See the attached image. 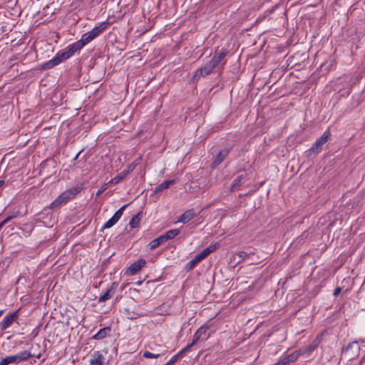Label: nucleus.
Instances as JSON below:
<instances>
[{
    "instance_id": "24",
    "label": "nucleus",
    "mask_w": 365,
    "mask_h": 365,
    "mask_svg": "<svg viewBox=\"0 0 365 365\" xmlns=\"http://www.w3.org/2000/svg\"><path fill=\"white\" fill-rule=\"evenodd\" d=\"M188 351L184 347L181 351H180L177 354L174 355L165 365H173L174 364L178 359L181 357L185 353Z\"/></svg>"
},
{
    "instance_id": "6",
    "label": "nucleus",
    "mask_w": 365,
    "mask_h": 365,
    "mask_svg": "<svg viewBox=\"0 0 365 365\" xmlns=\"http://www.w3.org/2000/svg\"><path fill=\"white\" fill-rule=\"evenodd\" d=\"M64 54L65 53L63 51L58 52L54 58H53L51 60L46 62L42 66V68L43 69H50V68L54 67L55 66H57L61 62L68 59L66 56H63Z\"/></svg>"
},
{
    "instance_id": "29",
    "label": "nucleus",
    "mask_w": 365,
    "mask_h": 365,
    "mask_svg": "<svg viewBox=\"0 0 365 365\" xmlns=\"http://www.w3.org/2000/svg\"><path fill=\"white\" fill-rule=\"evenodd\" d=\"M17 215H11V216H9L8 217H6L4 220H3L1 223H0V230L2 228V227L6 224L9 221H10L11 219H13L14 217H16Z\"/></svg>"
},
{
    "instance_id": "13",
    "label": "nucleus",
    "mask_w": 365,
    "mask_h": 365,
    "mask_svg": "<svg viewBox=\"0 0 365 365\" xmlns=\"http://www.w3.org/2000/svg\"><path fill=\"white\" fill-rule=\"evenodd\" d=\"M118 284L115 282H113L111 286L106 290V292L101 295L99 299V302H104L108 299H110L112 296L115 294L116 289H117Z\"/></svg>"
},
{
    "instance_id": "11",
    "label": "nucleus",
    "mask_w": 365,
    "mask_h": 365,
    "mask_svg": "<svg viewBox=\"0 0 365 365\" xmlns=\"http://www.w3.org/2000/svg\"><path fill=\"white\" fill-rule=\"evenodd\" d=\"M146 264V261L143 259H140L133 264L128 268L126 273L128 275L135 274L143 267Z\"/></svg>"
},
{
    "instance_id": "25",
    "label": "nucleus",
    "mask_w": 365,
    "mask_h": 365,
    "mask_svg": "<svg viewBox=\"0 0 365 365\" xmlns=\"http://www.w3.org/2000/svg\"><path fill=\"white\" fill-rule=\"evenodd\" d=\"M174 183V180H166L163 182V183L160 184L158 186H157L155 189V192H161L167 188H168L171 185Z\"/></svg>"
},
{
    "instance_id": "23",
    "label": "nucleus",
    "mask_w": 365,
    "mask_h": 365,
    "mask_svg": "<svg viewBox=\"0 0 365 365\" xmlns=\"http://www.w3.org/2000/svg\"><path fill=\"white\" fill-rule=\"evenodd\" d=\"M180 230L178 229H173L168 230L165 234L162 235L163 238L165 239V241L167 242L169 240L173 239L175 237H176L178 235H179Z\"/></svg>"
},
{
    "instance_id": "5",
    "label": "nucleus",
    "mask_w": 365,
    "mask_h": 365,
    "mask_svg": "<svg viewBox=\"0 0 365 365\" xmlns=\"http://www.w3.org/2000/svg\"><path fill=\"white\" fill-rule=\"evenodd\" d=\"M217 67L211 61H210L207 63H206L202 68L197 69L194 76L193 78L195 80H198L201 77L206 76L211 73L213 69Z\"/></svg>"
},
{
    "instance_id": "16",
    "label": "nucleus",
    "mask_w": 365,
    "mask_h": 365,
    "mask_svg": "<svg viewBox=\"0 0 365 365\" xmlns=\"http://www.w3.org/2000/svg\"><path fill=\"white\" fill-rule=\"evenodd\" d=\"M103 356L99 352H94L90 359V365H103Z\"/></svg>"
},
{
    "instance_id": "8",
    "label": "nucleus",
    "mask_w": 365,
    "mask_h": 365,
    "mask_svg": "<svg viewBox=\"0 0 365 365\" xmlns=\"http://www.w3.org/2000/svg\"><path fill=\"white\" fill-rule=\"evenodd\" d=\"M331 136L329 130H326L324 133L312 145V150L315 153H319L322 146L328 141Z\"/></svg>"
},
{
    "instance_id": "27",
    "label": "nucleus",
    "mask_w": 365,
    "mask_h": 365,
    "mask_svg": "<svg viewBox=\"0 0 365 365\" xmlns=\"http://www.w3.org/2000/svg\"><path fill=\"white\" fill-rule=\"evenodd\" d=\"M94 37L90 34V32L84 34L81 38L80 39V41L81 43H83V46L86 45L88 43L91 41Z\"/></svg>"
},
{
    "instance_id": "12",
    "label": "nucleus",
    "mask_w": 365,
    "mask_h": 365,
    "mask_svg": "<svg viewBox=\"0 0 365 365\" xmlns=\"http://www.w3.org/2000/svg\"><path fill=\"white\" fill-rule=\"evenodd\" d=\"M83 47V43H81L79 40V41H76V43L70 45L67 48V50L63 51L65 53L63 56H66V57L68 58H69L71 56H72L75 53V52L80 50Z\"/></svg>"
},
{
    "instance_id": "26",
    "label": "nucleus",
    "mask_w": 365,
    "mask_h": 365,
    "mask_svg": "<svg viewBox=\"0 0 365 365\" xmlns=\"http://www.w3.org/2000/svg\"><path fill=\"white\" fill-rule=\"evenodd\" d=\"M140 215L137 214L130 219V220L129 222V225L130 226L131 228H135V227H138V225L140 224Z\"/></svg>"
},
{
    "instance_id": "10",
    "label": "nucleus",
    "mask_w": 365,
    "mask_h": 365,
    "mask_svg": "<svg viewBox=\"0 0 365 365\" xmlns=\"http://www.w3.org/2000/svg\"><path fill=\"white\" fill-rule=\"evenodd\" d=\"M19 317V312H14V313L6 315L3 320L1 321L0 324V327L1 330H5L8 327H9L13 322L18 318Z\"/></svg>"
},
{
    "instance_id": "3",
    "label": "nucleus",
    "mask_w": 365,
    "mask_h": 365,
    "mask_svg": "<svg viewBox=\"0 0 365 365\" xmlns=\"http://www.w3.org/2000/svg\"><path fill=\"white\" fill-rule=\"evenodd\" d=\"M218 244L211 245L207 248L204 249L202 252L196 255L194 258L190 260L186 265L187 269H192L198 262L205 258L208 255L215 251L217 247Z\"/></svg>"
},
{
    "instance_id": "36",
    "label": "nucleus",
    "mask_w": 365,
    "mask_h": 365,
    "mask_svg": "<svg viewBox=\"0 0 365 365\" xmlns=\"http://www.w3.org/2000/svg\"><path fill=\"white\" fill-rule=\"evenodd\" d=\"M4 311L3 310H0V317L2 315Z\"/></svg>"
},
{
    "instance_id": "34",
    "label": "nucleus",
    "mask_w": 365,
    "mask_h": 365,
    "mask_svg": "<svg viewBox=\"0 0 365 365\" xmlns=\"http://www.w3.org/2000/svg\"><path fill=\"white\" fill-rule=\"evenodd\" d=\"M133 165H129V167H128V170H130V171H132V170H133Z\"/></svg>"
},
{
    "instance_id": "22",
    "label": "nucleus",
    "mask_w": 365,
    "mask_h": 365,
    "mask_svg": "<svg viewBox=\"0 0 365 365\" xmlns=\"http://www.w3.org/2000/svg\"><path fill=\"white\" fill-rule=\"evenodd\" d=\"M226 53H227V52L225 51H222L216 53L210 61L212 62V63H214L216 66H217V65L225 58Z\"/></svg>"
},
{
    "instance_id": "17",
    "label": "nucleus",
    "mask_w": 365,
    "mask_h": 365,
    "mask_svg": "<svg viewBox=\"0 0 365 365\" xmlns=\"http://www.w3.org/2000/svg\"><path fill=\"white\" fill-rule=\"evenodd\" d=\"M108 23L107 21H104L101 23L98 26L94 27L90 32V34L96 38L103 31H104L107 26H108Z\"/></svg>"
},
{
    "instance_id": "35",
    "label": "nucleus",
    "mask_w": 365,
    "mask_h": 365,
    "mask_svg": "<svg viewBox=\"0 0 365 365\" xmlns=\"http://www.w3.org/2000/svg\"><path fill=\"white\" fill-rule=\"evenodd\" d=\"M4 184V180H0V187L2 186Z\"/></svg>"
},
{
    "instance_id": "31",
    "label": "nucleus",
    "mask_w": 365,
    "mask_h": 365,
    "mask_svg": "<svg viewBox=\"0 0 365 365\" xmlns=\"http://www.w3.org/2000/svg\"><path fill=\"white\" fill-rule=\"evenodd\" d=\"M341 292V288L338 287L334 289L333 294L334 297H337L340 294Z\"/></svg>"
},
{
    "instance_id": "14",
    "label": "nucleus",
    "mask_w": 365,
    "mask_h": 365,
    "mask_svg": "<svg viewBox=\"0 0 365 365\" xmlns=\"http://www.w3.org/2000/svg\"><path fill=\"white\" fill-rule=\"evenodd\" d=\"M300 355V351H295L293 353L284 357L283 359L279 360L278 362L279 365H289L290 363L295 361Z\"/></svg>"
},
{
    "instance_id": "1",
    "label": "nucleus",
    "mask_w": 365,
    "mask_h": 365,
    "mask_svg": "<svg viewBox=\"0 0 365 365\" xmlns=\"http://www.w3.org/2000/svg\"><path fill=\"white\" fill-rule=\"evenodd\" d=\"M80 192L79 187H73L61 193L51 205V209H56L62 204L66 203Z\"/></svg>"
},
{
    "instance_id": "32",
    "label": "nucleus",
    "mask_w": 365,
    "mask_h": 365,
    "mask_svg": "<svg viewBox=\"0 0 365 365\" xmlns=\"http://www.w3.org/2000/svg\"><path fill=\"white\" fill-rule=\"evenodd\" d=\"M238 256L240 258L245 259L247 256V254L245 252H240Z\"/></svg>"
},
{
    "instance_id": "21",
    "label": "nucleus",
    "mask_w": 365,
    "mask_h": 365,
    "mask_svg": "<svg viewBox=\"0 0 365 365\" xmlns=\"http://www.w3.org/2000/svg\"><path fill=\"white\" fill-rule=\"evenodd\" d=\"M165 242V239L163 238V235H160V237L154 239L153 240H152L150 242V244H149L150 250H155L158 246H160V245H162Z\"/></svg>"
},
{
    "instance_id": "18",
    "label": "nucleus",
    "mask_w": 365,
    "mask_h": 365,
    "mask_svg": "<svg viewBox=\"0 0 365 365\" xmlns=\"http://www.w3.org/2000/svg\"><path fill=\"white\" fill-rule=\"evenodd\" d=\"M110 327H104L101 329H100L93 336V339L100 340L103 339L105 337H106L109 333L110 332Z\"/></svg>"
},
{
    "instance_id": "20",
    "label": "nucleus",
    "mask_w": 365,
    "mask_h": 365,
    "mask_svg": "<svg viewBox=\"0 0 365 365\" xmlns=\"http://www.w3.org/2000/svg\"><path fill=\"white\" fill-rule=\"evenodd\" d=\"M130 173V170H123V172H121L119 175H118L117 176H115V178H113L109 182L108 184H118L119 183L121 180H123L124 179V178L128 175Z\"/></svg>"
},
{
    "instance_id": "30",
    "label": "nucleus",
    "mask_w": 365,
    "mask_h": 365,
    "mask_svg": "<svg viewBox=\"0 0 365 365\" xmlns=\"http://www.w3.org/2000/svg\"><path fill=\"white\" fill-rule=\"evenodd\" d=\"M108 185H109V184H108V183H107V184H105L103 187H101V188L97 191V192H96V196H99V195H101V193H103V192H104V191L107 189V187H108Z\"/></svg>"
},
{
    "instance_id": "2",
    "label": "nucleus",
    "mask_w": 365,
    "mask_h": 365,
    "mask_svg": "<svg viewBox=\"0 0 365 365\" xmlns=\"http://www.w3.org/2000/svg\"><path fill=\"white\" fill-rule=\"evenodd\" d=\"M34 355L29 351H21L16 355L8 356L0 360V365H9L11 364H19L34 357Z\"/></svg>"
},
{
    "instance_id": "15",
    "label": "nucleus",
    "mask_w": 365,
    "mask_h": 365,
    "mask_svg": "<svg viewBox=\"0 0 365 365\" xmlns=\"http://www.w3.org/2000/svg\"><path fill=\"white\" fill-rule=\"evenodd\" d=\"M195 215L193 209L187 210L179 217L176 222L187 223L194 217Z\"/></svg>"
},
{
    "instance_id": "33",
    "label": "nucleus",
    "mask_w": 365,
    "mask_h": 365,
    "mask_svg": "<svg viewBox=\"0 0 365 365\" xmlns=\"http://www.w3.org/2000/svg\"><path fill=\"white\" fill-rule=\"evenodd\" d=\"M240 181V177H237V178L235 180V183L233 184L232 187H235L239 182Z\"/></svg>"
},
{
    "instance_id": "4",
    "label": "nucleus",
    "mask_w": 365,
    "mask_h": 365,
    "mask_svg": "<svg viewBox=\"0 0 365 365\" xmlns=\"http://www.w3.org/2000/svg\"><path fill=\"white\" fill-rule=\"evenodd\" d=\"M207 330L208 327L206 325H203L200 327L193 335L192 342L185 347V349L189 351L190 348L195 345L198 341L207 340L210 336V334L207 333Z\"/></svg>"
},
{
    "instance_id": "28",
    "label": "nucleus",
    "mask_w": 365,
    "mask_h": 365,
    "mask_svg": "<svg viewBox=\"0 0 365 365\" xmlns=\"http://www.w3.org/2000/svg\"><path fill=\"white\" fill-rule=\"evenodd\" d=\"M159 356H160V354H153V353H151V352H150V351H145V352L143 353V356H144L145 358H147V359H152V358H153V359H156V358H158Z\"/></svg>"
},
{
    "instance_id": "9",
    "label": "nucleus",
    "mask_w": 365,
    "mask_h": 365,
    "mask_svg": "<svg viewBox=\"0 0 365 365\" xmlns=\"http://www.w3.org/2000/svg\"><path fill=\"white\" fill-rule=\"evenodd\" d=\"M127 207V205H123L118 210L115 212V213L113 215V216L109 219L103 226L102 229H108L113 227L117 222L120 219L123 211L125 210V207Z\"/></svg>"
},
{
    "instance_id": "7",
    "label": "nucleus",
    "mask_w": 365,
    "mask_h": 365,
    "mask_svg": "<svg viewBox=\"0 0 365 365\" xmlns=\"http://www.w3.org/2000/svg\"><path fill=\"white\" fill-rule=\"evenodd\" d=\"M64 54L65 53L63 51L58 52L54 58H53L51 60L46 62L42 66V68L43 69H50V68L54 67L55 66H57L61 62L68 59L66 56H63Z\"/></svg>"
},
{
    "instance_id": "19",
    "label": "nucleus",
    "mask_w": 365,
    "mask_h": 365,
    "mask_svg": "<svg viewBox=\"0 0 365 365\" xmlns=\"http://www.w3.org/2000/svg\"><path fill=\"white\" fill-rule=\"evenodd\" d=\"M227 153H228L227 150L220 151L217 156L216 157V159L214 160V162L212 164V168H215L220 163H221L224 160L225 157L227 155Z\"/></svg>"
}]
</instances>
